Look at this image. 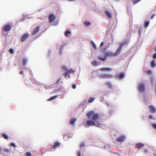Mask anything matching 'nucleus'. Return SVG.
<instances>
[{"mask_svg":"<svg viewBox=\"0 0 156 156\" xmlns=\"http://www.w3.org/2000/svg\"><path fill=\"white\" fill-rule=\"evenodd\" d=\"M10 145L14 147H16L15 144L13 143H11Z\"/></svg>","mask_w":156,"mask_h":156,"instance_id":"nucleus-38","label":"nucleus"},{"mask_svg":"<svg viewBox=\"0 0 156 156\" xmlns=\"http://www.w3.org/2000/svg\"><path fill=\"white\" fill-rule=\"evenodd\" d=\"M155 51H156V47L155 48Z\"/></svg>","mask_w":156,"mask_h":156,"instance_id":"nucleus-53","label":"nucleus"},{"mask_svg":"<svg viewBox=\"0 0 156 156\" xmlns=\"http://www.w3.org/2000/svg\"><path fill=\"white\" fill-rule=\"evenodd\" d=\"M105 13L107 17L108 18H111L112 17V15L111 13L108 11L107 10H105Z\"/></svg>","mask_w":156,"mask_h":156,"instance_id":"nucleus-15","label":"nucleus"},{"mask_svg":"<svg viewBox=\"0 0 156 156\" xmlns=\"http://www.w3.org/2000/svg\"><path fill=\"white\" fill-rule=\"evenodd\" d=\"M149 108H150V111L151 113H155V109L154 107H153L152 106H149Z\"/></svg>","mask_w":156,"mask_h":156,"instance_id":"nucleus-12","label":"nucleus"},{"mask_svg":"<svg viewBox=\"0 0 156 156\" xmlns=\"http://www.w3.org/2000/svg\"><path fill=\"white\" fill-rule=\"evenodd\" d=\"M104 43V42H102L100 44V47H102V45H103Z\"/></svg>","mask_w":156,"mask_h":156,"instance_id":"nucleus-48","label":"nucleus"},{"mask_svg":"<svg viewBox=\"0 0 156 156\" xmlns=\"http://www.w3.org/2000/svg\"><path fill=\"white\" fill-rule=\"evenodd\" d=\"M99 77L101 79H111L113 78L112 75L109 74H105L99 75Z\"/></svg>","mask_w":156,"mask_h":156,"instance_id":"nucleus-3","label":"nucleus"},{"mask_svg":"<svg viewBox=\"0 0 156 156\" xmlns=\"http://www.w3.org/2000/svg\"><path fill=\"white\" fill-rule=\"evenodd\" d=\"M11 29V27L10 25H7L4 26L2 28V32L3 33L4 31L8 32L10 31Z\"/></svg>","mask_w":156,"mask_h":156,"instance_id":"nucleus-5","label":"nucleus"},{"mask_svg":"<svg viewBox=\"0 0 156 156\" xmlns=\"http://www.w3.org/2000/svg\"><path fill=\"white\" fill-rule=\"evenodd\" d=\"M23 70H22L21 71H20V72L19 73L20 74H22L23 73Z\"/></svg>","mask_w":156,"mask_h":156,"instance_id":"nucleus-49","label":"nucleus"},{"mask_svg":"<svg viewBox=\"0 0 156 156\" xmlns=\"http://www.w3.org/2000/svg\"><path fill=\"white\" fill-rule=\"evenodd\" d=\"M57 97V95H55V96L52 97L51 98H50L48 100V101H50L52 100L55 99V98H56Z\"/></svg>","mask_w":156,"mask_h":156,"instance_id":"nucleus-26","label":"nucleus"},{"mask_svg":"<svg viewBox=\"0 0 156 156\" xmlns=\"http://www.w3.org/2000/svg\"><path fill=\"white\" fill-rule=\"evenodd\" d=\"M69 73L67 71V72L64 74L65 77L66 78L67 76H68V77H69Z\"/></svg>","mask_w":156,"mask_h":156,"instance_id":"nucleus-31","label":"nucleus"},{"mask_svg":"<svg viewBox=\"0 0 156 156\" xmlns=\"http://www.w3.org/2000/svg\"><path fill=\"white\" fill-rule=\"evenodd\" d=\"M2 148H0V154L2 153Z\"/></svg>","mask_w":156,"mask_h":156,"instance_id":"nucleus-52","label":"nucleus"},{"mask_svg":"<svg viewBox=\"0 0 156 156\" xmlns=\"http://www.w3.org/2000/svg\"><path fill=\"white\" fill-rule=\"evenodd\" d=\"M91 43L92 45L93 46L94 48V49H96V46L95 44H94V42L93 41H91Z\"/></svg>","mask_w":156,"mask_h":156,"instance_id":"nucleus-33","label":"nucleus"},{"mask_svg":"<svg viewBox=\"0 0 156 156\" xmlns=\"http://www.w3.org/2000/svg\"><path fill=\"white\" fill-rule=\"evenodd\" d=\"M84 24L87 26H88L90 25L91 23L89 22L84 21Z\"/></svg>","mask_w":156,"mask_h":156,"instance_id":"nucleus-27","label":"nucleus"},{"mask_svg":"<svg viewBox=\"0 0 156 156\" xmlns=\"http://www.w3.org/2000/svg\"><path fill=\"white\" fill-rule=\"evenodd\" d=\"M71 32L69 30H66L65 33V35L66 37H68V34H70Z\"/></svg>","mask_w":156,"mask_h":156,"instance_id":"nucleus-23","label":"nucleus"},{"mask_svg":"<svg viewBox=\"0 0 156 156\" xmlns=\"http://www.w3.org/2000/svg\"><path fill=\"white\" fill-rule=\"evenodd\" d=\"M86 124L89 126H96L98 127V125H96L95 122L93 120H87L86 122Z\"/></svg>","mask_w":156,"mask_h":156,"instance_id":"nucleus-4","label":"nucleus"},{"mask_svg":"<svg viewBox=\"0 0 156 156\" xmlns=\"http://www.w3.org/2000/svg\"><path fill=\"white\" fill-rule=\"evenodd\" d=\"M86 116L89 119H91L94 121H96L99 118V115L97 113H94L93 111L89 112Z\"/></svg>","mask_w":156,"mask_h":156,"instance_id":"nucleus-2","label":"nucleus"},{"mask_svg":"<svg viewBox=\"0 0 156 156\" xmlns=\"http://www.w3.org/2000/svg\"><path fill=\"white\" fill-rule=\"evenodd\" d=\"M105 84L107 86L108 88H112V86L110 83L108 82H106L105 83Z\"/></svg>","mask_w":156,"mask_h":156,"instance_id":"nucleus-19","label":"nucleus"},{"mask_svg":"<svg viewBox=\"0 0 156 156\" xmlns=\"http://www.w3.org/2000/svg\"><path fill=\"white\" fill-rule=\"evenodd\" d=\"M4 153L3 154L4 155H5L6 154L8 153L10 151V149H5L3 151Z\"/></svg>","mask_w":156,"mask_h":156,"instance_id":"nucleus-18","label":"nucleus"},{"mask_svg":"<svg viewBox=\"0 0 156 156\" xmlns=\"http://www.w3.org/2000/svg\"><path fill=\"white\" fill-rule=\"evenodd\" d=\"M149 24V22L148 21H146L144 23V27H147V26H148Z\"/></svg>","mask_w":156,"mask_h":156,"instance_id":"nucleus-28","label":"nucleus"},{"mask_svg":"<svg viewBox=\"0 0 156 156\" xmlns=\"http://www.w3.org/2000/svg\"><path fill=\"white\" fill-rule=\"evenodd\" d=\"M76 84H73L72 85V88L73 89H75L76 88Z\"/></svg>","mask_w":156,"mask_h":156,"instance_id":"nucleus-39","label":"nucleus"},{"mask_svg":"<svg viewBox=\"0 0 156 156\" xmlns=\"http://www.w3.org/2000/svg\"><path fill=\"white\" fill-rule=\"evenodd\" d=\"M149 118L151 119H154V118H153L152 116V115H149Z\"/></svg>","mask_w":156,"mask_h":156,"instance_id":"nucleus-43","label":"nucleus"},{"mask_svg":"<svg viewBox=\"0 0 156 156\" xmlns=\"http://www.w3.org/2000/svg\"><path fill=\"white\" fill-rule=\"evenodd\" d=\"M76 121V119L75 118H72L70 122V124L71 125H73V124Z\"/></svg>","mask_w":156,"mask_h":156,"instance_id":"nucleus-17","label":"nucleus"},{"mask_svg":"<svg viewBox=\"0 0 156 156\" xmlns=\"http://www.w3.org/2000/svg\"><path fill=\"white\" fill-rule=\"evenodd\" d=\"M107 49V47H105V48H104L103 50H104V51H106V49Z\"/></svg>","mask_w":156,"mask_h":156,"instance_id":"nucleus-51","label":"nucleus"},{"mask_svg":"<svg viewBox=\"0 0 156 156\" xmlns=\"http://www.w3.org/2000/svg\"><path fill=\"white\" fill-rule=\"evenodd\" d=\"M154 156H156V155H154Z\"/></svg>","mask_w":156,"mask_h":156,"instance_id":"nucleus-54","label":"nucleus"},{"mask_svg":"<svg viewBox=\"0 0 156 156\" xmlns=\"http://www.w3.org/2000/svg\"><path fill=\"white\" fill-rule=\"evenodd\" d=\"M62 69L64 71H67V68L65 66H63L62 67Z\"/></svg>","mask_w":156,"mask_h":156,"instance_id":"nucleus-36","label":"nucleus"},{"mask_svg":"<svg viewBox=\"0 0 156 156\" xmlns=\"http://www.w3.org/2000/svg\"><path fill=\"white\" fill-rule=\"evenodd\" d=\"M113 113V111H110L109 112V114L110 115H111Z\"/></svg>","mask_w":156,"mask_h":156,"instance_id":"nucleus-47","label":"nucleus"},{"mask_svg":"<svg viewBox=\"0 0 156 156\" xmlns=\"http://www.w3.org/2000/svg\"><path fill=\"white\" fill-rule=\"evenodd\" d=\"M147 74H150L151 73V71L149 70L147 71Z\"/></svg>","mask_w":156,"mask_h":156,"instance_id":"nucleus-42","label":"nucleus"},{"mask_svg":"<svg viewBox=\"0 0 156 156\" xmlns=\"http://www.w3.org/2000/svg\"><path fill=\"white\" fill-rule=\"evenodd\" d=\"M100 70L102 71H109L112 70V69L108 68H102L100 69Z\"/></svg>","mask_w":156,"mask_h":156,"instance_id":"nucleus-16","label":"nucleus"},{"mask_svg":"<svg viewBox=\"0 0 156 156\" xmlns=\"http://www.w3.org/2000/svg\"><path fill=\"white\" fill-rule=\"evenodd\" d=\"M141 0H134L133 1V2L134 4H135L137 3V2H139V1H140Z\"/></svg>","mask_w":156,"mask_h":156,"instance_id":"nucleus-34","label":"nucleus"},{"mask_svg":"<svg viewBox=\"0 0 156 156\" xmlns=\"http://www.w3.org/2000/svg\"><path fill=\"white\" fill-rule=\"evenodd\" d=\"M125 138V136H124L119 137L116 138L117 141L119 142L123 141Z\"/></svg>","mask_w":156,"mask_h":156,"instance_id":"nucleus-10","label":"nucleus"},{"mask_svg":"<svg viewBox=\"0 0 156 156\" xmlns=\"http://www.w3.org/2000/svg\"><path fill=\"white\" fill-rule=\"evenodd\" d=\"M60 143L58 142H56L54 143V145L53 146V148L54 149H55L58 147L60 145Z\"/></svg>","mask_w":156,"mask_h":156,"instance_id":"nucleus-13","label":"nucleus"},{"mask_svg":"<svg viewBox=\"0 0 156 156\" xmlns=\"http://www.w3.org/2000/svg\"><path fill=\"white\" fill-rule=\"evenodd\" d=\"M85 146V144L84 143H82L80 146V148L83 147Z\"/></svg>","mask_w":156,"mask_h":156,"instance_id":"nucleus-41","label":"nucleus"},{"mask_svg":"<svg viewBox=\"0 0 156 156\" xmlns=\"http://www.w3.org/2000/svg\"><path fill=\"white\" fill-rule=\"evenodd\" d=\"M91 64L92 65L96 66L97 65V62L96 61H92Z\"/></svg>","mask_w":156,"mask_h":156,"instance_id":"nucleus-21","label":"nucleus"},{"mask_svg":"<svg viewBox=\"0 0 156 156\" xmlns=\"http://www.w3.org/2000/svg\"><path fill=\"white\" fill-rule=\"evenodd\" d=\"M153 58H156V53H154L153 56Z\"/></svg>","mask_w":156,"mask_h":156,"instance_id":"nucleus-45","label":"nucleus"},{"mask_svg":"<svg viewBox=\"0 0 156 156\" xmlns=\"http://www.w3.org/2000/svg\"><path fill=\"white\" fill-rule=\"evenodd\" d=\"M60 78H59L56 81V83L57 84L59 82V81L60 80Z\"/></svg>","mask_w":156,"mask_h":156,"instance_id":"nucleus-50","label":"nucleus"},{"mask_svg":"<svg viewBox=\"0 0 156 156\" xmlns=\"http://www.w3.org/2000/svg\"><path fill=\"white\" fill-rule=\"evenodd\" d=\"M29 34H24L22 35L21 38V42H24L29 37Z\"/></svg>","mask_w":156,"mask_h":156,"instance_id":"nucleus-8","label":"nucleus"},{"mask_svg":"<svg viewBox=\"0 0 156 156\" xmlns=\"http://www.w3.org/2000/svg\"><path fill=\"white\" fill-rule=\"evenodd\" d=\"M64 45H61L59 48V54L61 55L62 54V50L63 48L64 47Z\"/></svg>","mask_w":156,"mask_h":156,"instance_id":"nucleus-24","label":"nucleus"},{"mask_svg":"<svg viewBox=\"0 0 156 156\" xmlns=\"http://www.w3.org/2000/svg\"><path fill=\"white\" fill-rule=\"evenodd\" d=\"M155 66V63L154 60H152L151 62V66L152 67H154Z\"/></svg>","mask_w":156,"mask_h":156,"instance_id":"nucleus-25","label":"nucleus"},{"mask_svg":"<svg viewBox=\"0 0 156 156\" xmlns=\"http://www.w3.org/2000/svg\"><path fill=\"white\" fill-rule=\"evenodd\" d=\"M77 155L78 156H81L80 152V151H78L77 152Z\"/></svg>","mask_w":156,"mask_h":156,"instance_id":"nucleus-46","label":"nucleus"},{"mask_svg":"<svg viewBox=\"0 0 156 156\" xmlns=\"http://www.w3.org/2000/svg\"><path fill=\"white\" fill-rule=\"evenodd\" d=\"M25 155L26 156H31V154L30 153L27 152L26 153Z\"/></svg>","mask_w":156,"mask_h":156,"instance_id":"nucleus-35","label":"nucleus"},{"mask_svg":"<svg viewBox=\"0 0 156 156\" xmlns=\"http://www.w3.org/2000/svg\"><path fill=\"white\" fill-rule=\"evenodd\" d=\"M27 60L26 58H24L23 59V66H25L26 64Z\"/></svg>","mask_w":156,"mask_h":156,"instance_id":"nucleus-30","label":"nucleus"},{"mask_svg":"<svg viewBox=\"0 0 156 156\" xmlns=\"http://www.w3.org/2000/svg\"><path fill=\"white\" fill-rule=\"evenodd\" d=\"M39 29L40 27L39 26H37L33 31L32 34L33 35H35L39 31Z\"/></svg>","mask_w":156,"mask_h":156,"instance_id":"nucleus-11","label":"nucleus"},{"mask_svg":"<svg viewBox=\"0 0 156 156\" xmlns=\"http://www.w3.org/2000/svg\"><path fill=\"white\" fill-rule=\"evenodd\" d=\"M95 98L93 97H90L88 99V103H91L93 102Z\"/></svg>","mask_w":156,"mask_h":156,"instance_id":"nucleus-20","label":"nucleus"},{"mask_svg":"<svg viewBox=\"0 0 156 156\" xmlns=\"http://www.w3.org/2000/svg\"><path fill=\"white\" fill-rule=\"evenodd\" d=\"M120 53V52L118 51V49L115 53H113L111 52L107 51L105 54V55L104 58L99 56L98 57V59L101 61H105L106 60L107 57H112L118 55Z\"/></svg>","mask_w":156,"mask_h":156,"instance_id":"nucleus-1","label":"nucleus"},{"mask_svg":"<svg viewBox=\"0 0 156 156\" xmlns=\"http://www.w3.org/2000/svg\"><path fill=\"white\" fill-rule=\"evenodd\" d=\"M155 14H153L151 16V19H153V18L154 17V16H155Z\"/></svg>","mask_w":156,"mask_h":156,"instance_id":"nucleus-44","label":"nucleus"},{"mask_svg":"<svg viewBox=\"0 0 156 156\" xmlns=\"http://www.w3.org/2000/svg\"><path fill=\"white\" fill-rule=\"evenodd\" d=\"M152 126L155 129H156V123L152 124Z\"/></svg>","mask_w":156,"mask_h":156,"instance_id":"nucleus-40","label":"nucleus"},{"mask_svg":"<svg viewBox=\"0 0 156 156\" xmlns=\"http://www.w3.org/2000/svg\"><path fill=\"white\" fill-rule=\"evenodd\" d=\"M144 146L143 144L139 143L136 145V147L139 150L141 147H143Z\"/></svg>","mask_w":156,"mask_h":156,"instance_id":"nucleus-14","label":"nucleus"},{"mask_svg":"<svg viewBox=\"0 0 156 156\" xmlns=\"http://www.w3.org/2000/svg\"><path fill=\"white\" fill-rule=\"evenodd\" d=\"M124 76V74L123 73H121L118 76V77L119 79H122Z\"/></svg>","mask_w":156,"mask_h":156,"instance_id":"nucleus-22","label":"nucleus"},{"mask_svg":"<svg viewBox=\"0 0 156 156\" xmlns=\"http://www.w3.org/2000/svg\"><path fill=\"white\" fill-rule=\"evenodd\" d=\"M128 43V41H123L122 43H121L120 44V46H119V48H118V51H119V52H120L121 51V49H122L123 46V45H126V44H127Z\"/></svg>","mask_w":156,"mask_h":156,"instance_id":"nucleus-7","label":"nucleus"},{"mask_svg":"<svg viewBox=\"0 0 156 156\" xmlns=\"http://www.w3.org/2000/svg\"><path fill=\"white\" fill-rule=\"evenodd\" d=\"M139 89L141 92L144 91V83H141L139 85Z\"/></svg>","mask_w":156,"mask_h":156,"instance_id":"nucleus-9","label":"nucleus"},{"mask_svg":"<svg viewBox=\"0 0 156 156\" xmlns=\"http://www.w3.org/2000/svg\"><path fill=\"white\" fill-rule=\"evenodd\" d=\"M2 136L5 139L7 140L8 138V137L6 134H3L2 135Z\"/></svg>","mask_w":156,"mask_h":156,"instance_id":"nucleus-32","label":"nucleus"},{"mask_svg":"<svg viewBox=\"0 0 156 156\" xmlns=\"http://www.w3.org/2000/svg\"><path fill=\"white\" fill-rule=\"evenodd\" d=\"M9 51L11 53H13L14 52L12 48H10L9 50Z\"/></svg>","mask_w":156,"mask_h":156,"instance_id":"nucleus-37","label":"nucleus"},{"mask_svg":"<svg viewBox=\"0 0 156 156\" xmlns=\"http://www.w3.org/2000/svg\"><path fill=\"white\" fill-rule=\"evenodd\" d=\"M67 71L69 73H74L75 72V70L72 69H69L67 70Z\"/></svg>","mask_w":156,"mask_h":156,"instance_id":"nucleus-29","label":"nucleus"},{"mask_svg":"<svg viewBox=\"0 0 156 156\" xmlns=\"http://www.w3.org/2000/svg\"><path fill=\"white\" fill-rule=\"evenodd\" d=\"M55 18L56 16L55 15L53 14H50L48 17L49 22L50 23H52L55 20Z\"/></svg>","mask_w":156,"mask_h":156,"instance_id":"nucleus-6","label":"nucleus"}]
</instances>
